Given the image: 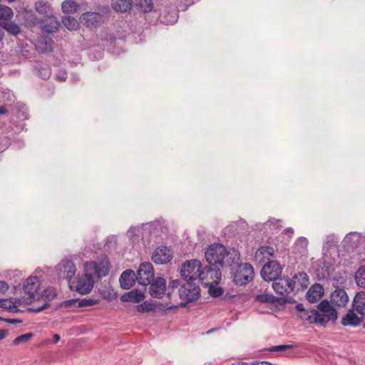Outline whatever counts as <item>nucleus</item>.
<instances>
[{
    "instance_id": "obj_1",
    "label": "nucleus",
    "mask_w": 365,
    "mask_h": 365,
    "mask_svg": "<svg viewBox=\"0 0 365 365\" xmlns=\"http://www.w3.org/2000/svg\"><path fill=\"white\" fill-rule=\"evenodd\" d=\"M109 269L110 264L108 261L87 262L84 265L85 274L78 278L74 286L76 291L81 294L91 292L94 285L93 278L106 276Z\"/></svg>"
},
{
    "instance_id": "obj_2",
    "label": "nucleus",
    "mask_w": 365,
    "mask_h": 365,
    "mask_svg": "<svg viewBox=\"0 0 365 365\" xmlns=\"http://www.w3.org/2000/svg\"><path fill=\"white\" fill-rule=\"evenodd\" d=\"M298 317L308 323L319 324L324 326L328 322H335L337 312L330 303L324 299L318 304V311L312 309H304L302 304L296 306Z\"/></svg>"
},
{
    "instance_id": "obj_3",
    "label": "nucleus",
    "mask_w": 365,
    "mask_h": 365,
    "mask_svg": "<svg viewBox=\"0 0 365 365\" xmlns=\"http://www.w3.org/2000/svg\"><path fill=\"white\" fill-rule=\"evenodd\" d=\"M205 257L210 266L223 267L237 264L240 261V253L235 249L227 250L221 244L211 245L205 252Z\"/></svg>"
},
{
    "instance_id": "obj_4",
    "label": "nucleus",
    "mask_w": 365,
    "mask_h": 365,
    "mask_svg": "<svg viewBox=\"0 0 365 365\" xmlns=\"http://www.w3.org/2000/svg\"><path fill=\"white\" fill-rule=\"evenodd\" d=\"M308 282V276L305 272H299L295 274L292 278H279L274 280L272 287L277 294L285 297L292 292L295 289L307 287Z\"/></svg>"
},
{
    "instance_id": "obj_5",
    "label": "nucleus",
    "mask_w": 365,
    "mask_h": 365,
    "mask_svg": "<svg viewBox=\"0 0 365 365\" xmlns=\"http://www.w3.org/2000/svg\"><path fill=\"white\" fill-rule=\"evenodd\" d=\"M202 269V264L199 260H187L181 267L180 274L186 282H195L196 280L199 282Z\"/></svg>"
},
{
    "instance_id": "obj_6",
    "label": "nucleus",
    "mask_w": 365,
    "mask_h": 365,
    "mask_svg": "<svg viewBox=\"0 0 365 365\" xmlns=\"http://www.w3.org/2000/svg\"><path fill=\"white\" fill-rule=\"evenodd\" d=\"M180 299L183 301L180 302V306L183 307L188 302L197 299L200 297V289L192 282H187L179 289Z\"/></svg>"
},
{
    "instance_id": "obj_7",
    "label": "nucleus",
    "mask_w": 365,
    "mask_h": 365,
    "mask_svg": "<svg viewBox=\"0 0 365 365\" xmlns=\"http://www.w3.org/2000/svg\"><path fill=\"white\" fill-rule=\"evenodd\" d=\"M220 281L221 272L220 267L209 264L202 269L199 282L205 287L210 284H219Z\"/></svg>"
},
{
    "instance_id": "obj_8",
    "label": "nucleus",
    "mask_w": 365,
    "mask_h": 365,
    "mask_svg": "<svg viewBox=\"0 0 365 365\" xmlns=\"http://www.w3.org/2000/svg\"><path fill=\"white\" fill-rule=\"evenodd\" d=\"M253 275L254 269L250 264H240L234 274V282L238 285L246 284L251 281Z\"/></svg>"
},
{
    "instance_id": "obj_9",
    "label": "nucleus",
    "mask_w": 365,
    "mask_h": 365,
    "mask_svg": "<svg viewBox=\"0 0 365 365\" xmlns=\"http://www.w3.org/2000/svg\"><path fill=\"white\" fill-rule=\"evenodd\" d=\"M281 272L282 267L277 261H268L261 269V276L265 281H274L277 279Z\"/></svg>"
},
{
    "instance_id": "obj_10",
    "label": "nucleus",
    "mask_w": 365,
    "mask_h": 365,
    "mask_svg": "<svg viewBox=\"0 0 365 365\" xmlns=\"http://www.w3.org/2000/svg\"><path fill=\"white\" fill-rule=\"evenodd\" d=\"M39 287L40 281L37 277H29L27 278L23 285L24 292L29 296L27 303H31L32 301L40 298Z\"/></svg>"
},
{
    "instance_id": "obj_11",
    "label": "nucleus",
    "mask_w": 365,
    "mask_h": 365,
    "mask_svg": "<svg viewBox=\"0 0 365 365\" xmlns=\"http://www.w3.org/2000/svg\"><path fill=\"white\" fill-rule=\"evenodd\" d=\"M136 279L142 285L150 284L154 279L153 264L150 262L140 264L137 271Z\"/></svg>"
},
{
    "instance_id": "obj_12",
    "label": "nucleus",
    "mask_w": 365,
    "mask_h": 365,
    "mask_svg": "<svg viewBox=\"0 0 365 365\" xmlns=\"http://www.w3.org/2000/svg\"><path fill=\"white\" fill-rule=\"evenodd\" d=\"M58 275L60 278L66 279L68 281L76 274V266L71 260L63 259L57 266Z\"/></svg>"
},
{
    "instance_id": "obj_13",
    "label": "nucleus",
    "mask_w": 365,
    "mask_h": 365,
    "mask_svg": "<svg viewBox=\"0 0 365 365\" xmlns=\"http://www.w3.org/2000/svg\"><path fill=\"white\" fill-rule=\"evenodd\" d=\"M172 259L171 250L162 246L156 248L152 255V259L155 264H163L169 262Z\"/></svg>"
},
{
    "instance_id": "obj_14",
    "label": "nucleus",
    "mask_w": 365,
    "mask_h": 365,
    "mask_svg": "<svg viewBox=\"0 0 365 365\" xmlns=\"http://www.w3.org/2000/svg\"><path fill=\"white\" fill-rule=\"evenodd\" d=\"M166 290V282L163 277L153 279L150 284L149 293L155 298H162Z\"/></svg>"
},
{
    "instance_id": "obj_15",
    "label": "nucleus",
    "mask_w": 365,
    "mask_h": 365,
    "mask_svg": "<svg viewBox=\"0 0 365 365\" xmlns=\"http://www.w3.org/2000/svg\"><path fill=\"white\" fill-rule=\"evenodd\" d=\"M102 20V16L98 12H85L81 17V21L90 29L97 28Z\"/></svg>"
},
{
    "instance_id": "obj_16",
    "label": "nucleus",
    "mask_w": 365,
    "mask_h": 365,
    "mask_svg": "<svg viewBox=\"0 0 365 365\" xmlns=\"http://www.w3.org/2000/svg\"><path fill=\"white\" fill-rule=\"evenodd\" d=\"M274 254V249L270 246H261L255 252V260L261 264L265 262L266 260L271 261L270 258Z\"/></svg>"
},
{
    "instance_id": "obj_17",
    "label": "nucleus",
    "mask_w": 365,
    "mask_h": 365,
    "mask_svg": "<svg viewBox=\"0 0 365 365\" xmlns=\"http://www.w3.org/2000/svg\"><path fill=\"white\" fill-rule=\"evenodd\" d=\"M257 299L260 302L278 304L280 305L292 302V297H277L272 294H262L257 296Z\"/></svg>"
},
{
    "instance_id": "obj_18",
    "label": "nucleus",
    "mask_w": 365,
    "mask_h": 365,
    "mask_svg": "<svg viewBox=\"0 0 365 365\" xmlns=\"http://www.w3.org/2000/svg\"><path fill=\"white\" fill-rule=\"evenodd\" d=\"M136 275L132 269H126L121 274L119 282L120 287L124 289H130L135 284Z\"/></svg>"
},
{
    "instance_id": "obj_19",
    "label": "nucleus",
    "mask_w": 365,
    "mask_h": 365,
    "mask_svg": "<svg viewBox=\"0 0 365 365\" xmlns=\"http://www.w3.org/2000/svg\"><path fill=\"white\" fill-rule=\"evenodd\" d=\"M349 301V297L344 289H336L331 294V302L337 307H344Z\"/></svg>"
},
{
    "instance_id": "obj_20",
    "label": "nucleus",
    "mask_w": 365,
    "mask_h": 365,
    "mask_svg": "<svg viewBox=\"0 0 365 365\" xmlns=\"http://www.w3.org/2000/svg\"><path fill=\"white\" fill-rule=\"evenodd\" d=\"M364 319V316L358 315L354 310L349 309L341 319V324L344 326L356 327L359 325Z\"/></svg>"
},
{
    "instance_id": "obj_21",
    "label": "nucleus",
    "mask_w": 365,
    "mask_h": 365,
    "mask_svg": "<svg viewBox=\"0 0 365 365\" xmlns=\"http://www.w3.org/2000/svg\"><path fill=\"white\" fill-rule=\"evenodd\" d=\"M324 294V287L320 284L312 285L306 294V298L310 303L318 302Z\"/></svg>"
},
{
    "instance_id": "obj_22",
    "label": "nucleus",
    "mask_w": 365,
    "mask_h": 365,
    "mask_svg": "<svg viewBox=\"0 0 365 365\" xmlns=\"http://www.w3.org/2000/svg\"><path fill=\"white\" fill-rule=\"evenodd\" d=\"M41 29L44 32L52 34L56 32L59 26V22L57 19L53 16H47V18L41 21Z\"/></svg>"
},
{
    "instance_id": "obj_23",
    "label": "nucleus",
    "mask_w": 365,
    "mask_h": 365,
    "mask_svg": "<svg viewBox=\"0 0 365 365\" xmlns=\"http://www.w3.org/2000/svg\"><path fill=\"white\" fill-rule=\"evenodd\" d=\"M353 309L358 314L364 316L365 311V292H359L356 294L353 304Z\"/></svg>"
},
{
    "instance_id": "obj_24",
    "label": "nucleus",
    "mask_w": 365,
    "mask_h": 365,
    "mask_svg": "<svg viewBox=\"0 0 365 365\" xmlns=\"http://www.w3.org/2000/svg\"><path fill=\"white\" fill-rule=\"evenodd\" d=\"M99 300L93 298L83 299H71L64 302L66 307H71L73 304H78V307H91L98 303Z\"/></svg>"
},
{
    "instance_id": "obj_25",
    "label": "nucleus",
    "mask_w": 365,
    "mask_h": 365,
    "mask_svg": "<svg viewBox=\"0 0 365 365\" xmlns=\"http://www.w3.org/2000/svg\"><path fill=\"white\" fill-rule=\"evenodd\" d=\"M133 6V0H112V7L120 12H126Z\"/></svg>"
},
{
    "instance_id": "obj_26",
    "label": "nucleus",
    "mask_w": 365,
    "mask_h": 365,
    "mask_svg": "<svg viewBox=\"0 0 365 365\" xmlns=\"http://www.w3.org/2000/svg\"><path fill=\"white\" fill-rule=\"evenodd\" d=\"M21 303L20 299H0V307L6 309L12 312H17L19 311L18 309L19 305Z\"/></svg>"
},
{
    "instance_id": "obj_27",
    "label": "nucleus",
    "mask_w": 365,
    "mask_h": 365,
    "mask_svg": "<svg viewBox=\"0 0 365 365\" xmlns=\"http://www.w3.org/2000/svg\"><path fill=\"white\" fill-rule=\"evenodd\" d=\"M61 9L65 14H74L78 9V4L74 0H65L61 4Z\"/></svg>"
},
{
    "instance_id": "obj_28",
    "label": "nucleus",
    "mask_w": 365,
    "mask_h": 365,
    "mask_svg": "<svg viewBox=\"0 0 365 365\" xmlns=\"http://www.w3.org/2000/svg\"><path fill=\"white\" fill-rule=\"evenodd\" d=\"M144 295L137 290L135 291H131L128 294H124L121 297V299L123 301H130V302H139L143 299Z\"/></svg>"
},
{
    "instance_id": "obj_29",
    "label": "nucleus",
    "mask_w": 365,
    "mask_h": 365,
    "mask_svg": "<svg viewBox=\"0 0 365 365\" xmlns=\"http://www.w3.org/2000/svg\"><path fill=\"white\" fill-rule=\"evenodd\" d=\"M136 7L143 12H150L153 8L152 0H135Z\"/></svg>"
},
{
    "instance_id": "obj_30",
    "label": "nucleus",
    "mask_w": 365,
    "mask_h": 365,
    "mask_svg": "<svg viewBox=\"0 0 365 365\" xmlns=\"http://www.w3.org/2000/svg\"><path fill=\"white\" fill-rule=\"evenodd\" d=\"M2 27L4 29H5L6 31H8L10 34L16 36L18 35L21 29L20 26L13 22V21H6L2 24Z\"/></svg>"
},
{
    "instance_id": "obj_31",
    "label": "nucleus",
    "mask_w": 365,
    "mask_h": 365,
    "mask_svg": "<svg viewBox=\"0 0 365 365\" xmlns=\"http://www.w3.org/2000/svg\"><path fill=\"white\" fill-rule=\"evenodd\" d=\"M355 281L360 287H365V265L361 266L355 273Z\"/></svg>"
},
{
    "instance_id": "obj_32",
    "label": "nucleus",
    "mask_w": 365,
    "mask_h": 365,
    "mask_svg": "<svg viewBox=\"0 0 365 365\" xmlns=\"http://www.w3.org/2000/svg\"><path fill=\"white\" fill-rule=\"evenodd\" d=\"M35 9L41 14L48 16V14L50 11V5L48 2L40 0L35 3Z\"/></svg>"
},
{
    "instance_id": "obj_33",
    "label": "nucleus",
    "mask_w": 365,
    "mask_h": 365,
    "mask_svg": "<svg viewBox=\"0 0 365 365\" xmlns=\"http://www.w3.org/2000/svg\"><path fill=\"white\" fill-rule=\"evenodd\" d=\"M24 19L27 26H34L41 23V20L32 11H26Z\"/></svg>"
},
{
    "instance_id": "obj_34",
    "label": "nucleus",
    "mask_w": 365,
    "mask_h": 365,
    "mask_svg": "<svg viewBox=\"0 0 365 365\" xmlns=\"http://www.w3.org/2000/svg\"><path fill=\"white\" fill-rule=\"evenodd\" d=\"M62 23L70 31L76 30L78 27L77 20L70 16L64 17L62 19Z\"/></svg>"
},
{
    "instance_id": "obj_35",
    "label": "nucleus",
    "mask_w": 365,
    "mask_h": 365,
    "mask_svg": "<svg viewBox=\"0 0 365 365\" xmlns=\"http://www.w3.org/2000/svg\"><path fill=\"white\" fill-rule=\"evenodd\" d=\"M13 11L9 6L0 4V19H8L13 16Z\"/></svg>"
},
{
    "instance_id": "obj_36",
    "label": "nucleus",
    "mask_w": 365,
    "mask_h": 365,
    "mask_svg": "<svg viewBox=\"0 0 365 365\" xmlns=\"http://www.w3.org/2000/svg\"><path fill=\"white\" fill-rule=\"evenodd\" d=\"M217 284H210L206 286V287H208V292L209 294L214 297H218L223 294V289L221 287H217Z\"/></svg>"
},
{
    "instance_id": "obj_37",
    "label": "nucleus",
    "mask_w": 365,
    "mask_h": 365,
    "mask_svg": "<svg viewBox=\"0 0 365 365\" xmlns=\"http://www.w3.org/2000/svg\"><path fill=\"white\" fill-rule=\"evenodd\" d=\"M294 348L292 344H282L279 346H274L268 349L269 351H284L288 349Z\"/></svg>"
},
{
    "instance_id": "obj_38",
    "label": "nucleus",
    "mask_w": 365,
    "mask_h": 365,
    "mask_svg": "<svg viewBox=\"0 0 365 365\" xmlns=\"http://www.w3.org/2000/svg\"><path fill=\"white\" fill-rule=\"evenodd\" d=\"M338 242V237L334 234L328 235L325 238V244L327 247H331Z\"/></svg>"
},
{
    "instance_id": "obj_39",
    "label": "nucleus",
    "mask_w": 365,
    "mask_h": 365,
    "mask_svg": "<svg viewBox=\"0 0 365 365\" xmlns=\"http://www.w3.org/2000/svg\"><path fill=\"white\" fill-rule=\"evenodd\" d=\"M32 333H26L24 334H21L19 336H17L13 342H24L30 340L31 337L33 336Z\"/></svg>"
},
{
    "instance_id": "obj_40",
    "label": "nucleus",
    "mask_w": 365,
    "mask_h": 365,
    "mask_svg": "<svg viewBox=\"0 0 365 365\" xmlns=\"http://www.w3.org/2000/svg\"><path fill=\"white\" fill-rule=\"evenodd\" d=\"M281 222L280 220L270 219L266 222V225L269 226L272 225L275 230H279L282 227Z\"/></svg>"
},
{
    "instance_id": "obj_41",
    "label": "nucleus",
    "mask_w": 365,
    "mask_h": 365,
    "mask_svg": "<svg viewBox=\"0 0 365 365\" xmlns=\"http://www.w3.org/2000/svg\"><path fill=\"white\" fill-rule=\"evenodd\" d=\"M38 45L42 52H46L51 50V45L48 44V41L46 40L39 41Z\"/></svg>"
},
{
    "instance_id": "obj_42",
    "label": "nucleus",
    "mask_w": 365,
    "mask_h": 365,
    "mask_svg": "<svg viewBox=\"0 0 365 365\" xmlns=\"http://www.w3.org/2000/svg\"><path fill=\"white\" fill-rule=\"evenodd\" d=\"M307 245L308 240L305 237H299L295 243L296 247H301L302 249H305Z\"/></svg>"
},
{
    "instance_id": "obj_43",
    "label": "nucleus",
    "mask_w": 365,
    "mask_h": 365,
    "mask_svg": "<svg viewBox=\"0 0 365 365\" xmlns=\"http://www.w3.org/2000/svg\"><path fill=\"white\" fill-rule=\"evenodd\" d=\"M39 74L41 76V78L43 79H48L51 75V70L49 68H41L39 71Z\"/></svg>"
},
{
    "instance_id": "obj_44",
    "label": "nucleus",
    "mask_w": 365,
    "mask_h": 365,
    "mask_svg": "<svg viewBox=\"0 0 365 365\" xmlns=\"http://www.w3.org/2000/svg\"><path fill=\"white\" fill-rule=\"evenodd\" d=\"M9 289L8 284L4 281H0V293H4Z\"/></svg>"
},
{
    "instance_id": "obj_45",
    "label": "nucleus",
    "mask_w": 365,
    "mask_h": 365,
    "mask_svg": "<svg viewBox=\"0 0 365 365\" xmlns=\"http://www.w3.org/2000/svg\"><path fill=\"white\" fill-rule=\"evenodd\" d=\"M180 285V281L178 279L172 280L170 283L169 284L168 289H174L175 288H178Z\"/></svg>"
},
{
    "instance_id": "obj_46",
    "label": "nucleus",
    "mask_w": 365,
    "mask_h": 365,
    "mask_svg": "<svg viewBox=\"0 0 365 365\" xmlns=\"http://www.w3.org/2000/svg\"><path fill=\"white\" fill-rule=\"evenodd\" d=\"M48 306V304L47 303H46L42 307H38L36 309H33V311H34L36 312H39L42 311L43 309H46Z\"/></svg>"
},
{
    "instance_id": "obj_47",
    "label": "nucleus",
    "mask_w": 365,
    "mask_h": 365,
    "mask_svg": "<svg viewBox=\"0 0 365 365\" xmlns=\"http://www.w3.org/2000/svg\"><path fill=\"white\" fill-rule=\"evenodd\" d=\"M7 333H8V331L5 329L0 330V340L4 339L5 336H6Z\"/></svg>"
},
{
    "instance_id": "obj_48",
    "label": "nucleus",
    "mask_w": 365,
    "mask_h": 365,
    "mask_svg": "<svg viewBox=\"0 0 365 365\" xmlns=\"http://www.w3.org/2000/svg\"><path fill=\"white\" fill-rule=\"evenodd\" d=\"M6 321L10 324H16V323H21V320H18V319H6Z\"/></svg>"
},
{
    "instance_id": "obj_49",
    "label": "nucleus",
    "mask_w": 365,
    "mask_h": 365,
    "mask_svg": "<svg viewBox=\"0 0 365 365\" xmlns=\"http://www.w3.org/2000/svg\"><path fill=\"white\" fill-rule=\"evenodd\" d=\"M58 78L61 81H65L66 80V78H67V75L66 73H63L62 75H58Z\"/></svg>"
},
{
    "instance_id": "obj_50",
    "label": "nucleus",
    "mask_w": 365,
    "mask_h": 365,
    "mask_svg": "<svg viewBox=\"0 0 365 365\" xmlns=\"http://www.w3.org/2000/svg\"><path fill=\"white\" fill-rule=\"evenodd\" d=\"M53 339L55 342H58L61 339V336L58 334H55L53 335Z\"/></svg>"
},
{
    "instance_id": "obj_51",
    "label": "nucleus",
    "mask_w": 365,
    "mask_h": 365,
    "mask_svg": "<svg viewBox=\"0 0 365 365\" xmlns=\"http://www.w3.org/2000/svg\"><path fill=\"white\" fill-rule=\"evenodd\" d=\"M357 235V233H356V232H350V233H349L348 235H346V236L345 239H346V240H349V239L351 238V236H353V235Z\"/></svg>"
},
{
    "instance_id": "obj_52",
    "label": "nucleus",
    "mask_w": 365,
    "mask_h": 365,
    "mask_svg": "<svg viewBox=\"0 0 365 365\" xmlns=\"http://www.w3.org/2000/svg\"><path fill=\"white\" fill-rule=\"evenodd\" d=\"M6 113V109L4 106H0V114H5Z\"/></svg>"
},
{
    "instance_id": "obj_53",
    "label": "nucleus",
    "mask_w": 365,
    "mask_h": 365,
    "mask_svg": "<svg viewBox=\"0 0 365 365\" xmlns=\"http://www.w3.org/2000/svg\"><path fill=\"white\" fill-rule=\"evenodd\" d=\"M284 231L290 235H292L294 233V230L291 227L287 228Z\"/></svg>"
},
{
    "instance_id": "obj_54",
    "label": "nucleus",
    "mask_w": 365,
    "mask_h": 365,
    "mask_svg": "<svg viewBox=\"0 0 365 365\" xmlns=\"http://www.w3.org/2000/svg\"><path fill=\"white\" fill-rule=\"evenodd\" d=\"M4 36V31L0 29V41L3 39Z\"/></svg>"
},
{
    "instance_id": "obj_55",
    "label": "nucleus",
    "mask_w": 365,
    "mask_h": 365,
    "mask_svg": "<svg viewBox=\"0 0 365 365\" xmlns=\"http://www.w3.org/2000/svg\"><path fill=\"white\" fill-rule=\"evenodd\" d=\"M213 331H214V329H210L207 331V334H210V333L212 332Z\"/></svg>"
},
{
    "instance_id": "obj_56",
    "label": "nucleus",
    "mask_w": 365,
    "mask_h": 365,
    "mask_svg": "<svg viewBox=\"0 0 365 365\" xmlns=\"http://www.w3.org/2000/svg\"><path fill=\"white\" fill-rule=\"evenodd\" d=\"M171 295V292H168V296L170 297Z\"/></svg>"
}]
</instances>
